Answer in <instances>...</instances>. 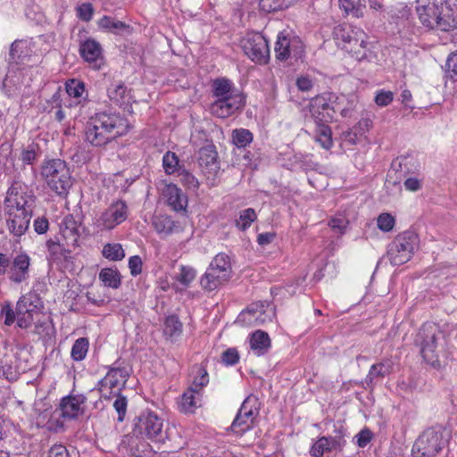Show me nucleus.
<instances>
[{"instance_id": "f257e3e1", "label": "nucleus", "mask_w": 457, "mask_h": 457, "mask_svg": "<svg viewBox=\"0 0 457 457\" xmlns=\"http://www.w3.org/2000/svg\"><path fill=\"white\" fill-rule=\"evenodd\" d=\"M129 129L128 120L120 113L97 112L87 122L85 139L94 146H103L125 135Z\"/></svg>"}, {"instance_id": "f03ea898", "label": "nucleus", "mask_w": 457, "mask_h": 457, "mask_svg": "<svg viewBox=\"0 0 457 457\" xmlns=\"http://www.w3.org/2000/svg\"><path fill=\"white\" fill-rule=\"evenodd\" d=\"M32 198L15 186L11 187L4 200V219L8 231L16 237L26 233L32 217Z\"/></svg>"}, {"instance_id": "7ed1b4c3", "label": "nucleus", "mask_w": 457, "mask_h": 457, "mask_svg": "<svg viewBox=\"0 0 457 457\" xmlns=\"http://www.w3.org/2000/svg\"><path fill=\"white\" fill-rule=\"evenodd\" d=\"M334 38L337 44L358 61L373 62L376 60L375 45L369 41L368 35L361 28L340 24L334 28Z\"/></svg>"}, {"instance_id": "20e7f679", "label": "nucleus", "mask_w": 457, "mask_h": 457, "mask_svg": "<svg viewBox=\"0 0 457 457\" xmlns=\"http://www.w3.org/2000/svg\"><path fill=\"white\" fill-rule=\"evenodd\" d=\"M213 102L210 105L212 115L225 119L233 115L245 104V97L227 79H217L212 83Z\"/></svg>"}, {"instance_id": "39448f33", "label": "nucleus", "mask_w": 457, "mask_h": 457, "mask_svg": "<svg viewBox=\"0 0 457 457\" xmlns=\"http://www.w3.org/2000/svg\"><path fill=\"white\" fill-rule=\"evenodd\" d=\"M417 13L423 26L442 31L457 27V18L446 0H426L417 6Z\"/></svg>"}, {"instance_id": "423d86ee", "label": "nucleus", "mask_w": 457, "mask_h": 457, "mask_svg": "<svg viewBox=\"0 0 457 457\" xmlns=\"http://www.w3.org/2000/svg\"><path fill=\"white\" fill-rule=\"evenodd\" d=\"M40 175L47 187L60 196H66L72 186V179L66 162L61 159L43 162Z\"/></svg>"}, {"instance_id": "0eeeda50", "label": "nucleus", "mask_w": 457, "mask_h": 457, "mask_svg": "<svg viewBox=\"0 0 457 457\" xmlns=\"http://www.w3.org/2000/svg\"><path fill=\"white\" fill-rule=\"evenodd\" d=\"M344 99H337L333 94L325 93L317 96L310 100L309 112L316 124L320 122H332L335 115L339 112L342 117L351 115L353 106L341 107L340 104Z\"/></svg>"}, {"instance_id": "6e6552de", "label": "nucleus", "mask_w": 457, "mask_h": 457, "mask_svg": "<svg viewBox=\"0 0 457 457\" xmlns=\"http://www.w3.org/2000/svg\"><path fill=\"white\" fill-rule=\"evenodd\" d=\"M37 74V68L32 66L21 67L18 62L10 64L3 80L4 94L8 97L29 96L30 84Z\"/></svg>"}, {"instance_id": "1a4fd4ad", "label": "nucleus", "mask_w": 457, "mask_h": 457, "mask_svg": "<svg viewBox=\"0 0 457 457\" xmlns=\"http://www.w3.org/2000/svg\"><path fill=\"white\" fill-rule=\"evenodd\" d=\"M30 353L20 345L6 348L0 359V376L9 381L16 380L29 369Z\"/></svg>"}, {"instance_id": "9d476101", "label": "nucleus", "mask_w": 457, "mask_h": 457, "mask_svg": "<svg viewBox=\"0 0 457 457\" xmlns=\"http://www.w3.org/2000/svg\"><path fill=\"white\" fill-rule=\"evenodd\" d=\"M448 434L441 427L426 429L412 446L414 457H434L446 445Z\"/></svg>"}, {"instance_id": "9b49d317", "label": "nucleus", "mask_w": 457, "mask_h": 457, "mask_svg": "<svg viewBox=\"0 0 457 457\" xmlns=\"http://www.w3.org/2000/svg\"><path fill=\"white\" fill-rule=\"evenodd\" d=\"M231 273L229 256L223 253H218L201 278V286L204 289L213 291L228 281Z\"/></svg>"}, {"instance_id": "f8f14e48", "label": "nucleus", "mask_w": 457, "mask_h": 457, "mask_svg": "<svg viewBox=\"0 0 457 457\" xmlns=\"http://www.w3.org/2000/svg\"><path fill=\"white\" fill-rule=\"evenodd\" d=\"M130 375V369L120 362H114L108 367L105 376L98 382L100 395L111 399L124 388Z\"/></svg>"}, {"instance_id": "ddd939ff", "label": "nucleus", "mask_w": 457, "mask_h": 457, "mask_svg": "<svg viewBox=\"0 0 457 457\" xmlns=\"http://www.w3.org/2000/svg\"><path fill=\"white\" fill-rule=\"evenodd\" d=\"M418 245L417 235L411 231H405L398 235L389 245L387 257L393 265H402L411 260Z\"/></svg>"}, {"instance_id": "4468645a", "label": "nucleus", "mask_w": 457, "mask_h": 457, "mask_svg": "<svg viewBox=\"0 0 457 457\" xmlns=\"http://www.w3.org/2000/svg\"><path fill=\"white\" fill-rule=\"evenodd\" d=\"M275 317V308L270 302L259 301L251 303L242 311L236 320L240 326H261L272 321Z\"/></svg>"}, {"instance_id": "2eb2a0df", "label": "nucleus", "mask_w": 457, "mask_h": 457, "mask_svg": "<svg viewBox=\"0 0 457 457\" xmlns=\"http://www.w3.org/2000/svg\"><path fill=\"white\" fill-rule=\"evenodd\" d=\"M128 218V206L123 201L112 204L107 209L96 214L93 219V228L97 233L112 230Z\"/></svg>"}, {"instance_id": "dca6fc26", "label": "nucleus", "mask_w": 457, "mask_h": 457, "mask_svg": "<svg viewBox=\"0 0 457 457\" xmlns=\"http://www.w3.org/2000/svg\"><path fill=\"white\" fill-rule=\"evenodd\" d=\"M244 53L254 62L265 64L270 60L267 38L260 32H248L241 40Z\"/></svg>"}, {"instance_id": "f3484780", "label": "nucleus", "mask_w": 457, "mask_h": 457, "mask_svg": "<svg viewBox=\"0 0 457 457\" xmlns=\"http://www.w3.org/2000/svg\"><path fill=\"white\" fill-rule=\"evenodd\" d=\"M163 420L154 411L143 412L135 423L134 435L152 441L162 439Z\"/></svg>"}, {"instance_id": "a211bd4d", "label": "nucleus", "mask_w": 457, "mask_h": 457, "mask_svg": "<svg viewBox=\"0 0 457 457\" xmlns=\"http://www.w3.org/2000/svg\"><path fill=\"white\" fill-rule=\"evenodd\" d=\"M274 50L276 58L279 61L298 59L303 55V44L298 37L281 31L277 36Z\"/></svg>"}, {"instance_id": "6ab92c4d", "label": "nucleus", "mask_w": 457, "mask_h": 457, "mask_svg": "<svg viewBox=\"0 0 457 457\" xmlns=\"http://www.w3.org/2000/svg\"><path fill=\"white\" fill-rule=\"evenodd\" d=\"M256 404L257 398L253 395L248 396L243 402L231 425V430L236 435L242 436L252 428L253 421L258 415Z\"/></svg>"}, {"instance_id": "aec40b11", "label": "nucleus", "mask_w": 457, "mask_h": 457, "mask_svg": "<svg viewBox=\"0 0 457 457\" xmlns=\"http://www.w3.org/2000/svg\"><path fill=\"white\" fill-rule=\"evenodd\" d=\"M42 307L39 296L30 292L23 296L17 303V324L21 328H29L33 320L34 315L37 314Z\"/></svg>"}, {"instance_id": "412c9836", "label": "nucleus", "mask_w": 457, "mask_h": 457, "mask_svg": "<svg viewBox=\"0 0 457 457\" xmlns=\"http://www.w3.org/2000/svg\"><path fill=\"white\" fill-rule=\"evenodd\" d=\"M30 258L25 253L17 254L10 266L8 278L14 284H21L29 277Z\"/></svg>"}, {"instance_id": "4be33fe9", "label": "nucleus", "mask_w": 457, "mask_h": 457, "mask_svg": "<svg viewBox=\"0 0 457 457\" xmlns=\"http://www.w3.org/2000/svg\"><path fill=\"white\" fill-rule=\"evenodd\" d=\"M373 122L369 118L361 119L354 126L342 134V141L345 145H355L367 140V134Z\"/></svg>"}, {"instance_id": "5701e85b", "label": "nucleus", "mask_w": 457, "mask_h": 457, "mask_svg": "<svg viewBox=\"0 0 457 457\" xmlns=\"http://www.w3.org/2000/svg\"><path fill=\"white\" fill-rule=\"evenodd\" d=\"M80 222L72 215H67L60 224V233L67 246H77L80 237Z\"/></svg>"}, {"instance_id": "b1692460", "label": "nucleus", "mask_w": 457, "mask_h": 457, "mask_svg": "<svg viewBox=\"0 0 457 457\" xmlns=\"http://www.w3.org/2000/svg\"><path fill=\"white\" fill-rule=\"evenodd\" d=\"M79 53L81 57L93 68L99 69L103 63V53L101 45L94 39H87L80 44Z\"/></svg>"}, {"instance_id": "393cba45", "label": "nucleus", "mask_w": 457, "mask_h": 457, "mask_svg": "<svg viewBox=\"0 0 457 457\" xmlns=\"http://www.w3.org/2000/svg\"><path fill=\"white\" fill-rule=\"evenodd\" d=\"M85 397L81 395L63 397L61 404V415L68 420L78 418L84 411Z\"/></svg>"}, {"instance_id": "a878e982", "label": "nucleus", "mask_w": 457, "mask_h": 457, "mask_svg": "<svg viewBox=\"0 0 457 457\" xmlns=\"http://www.w3.org/2000/svg\"><path fill=\"white\" fill-rule=\"evenodd\" d=\"M167 204L176 212L184 211L187 205V198L181 190L173 184H168L162 189Z\"/></svg>"}, {"instance_id": "bb28decb", "label": "nucleus", "mask_w": 457, "mask_h": 457, "mask_svg": "<svg viewBox=\"0 0 457 457\" xmlns=\"http://www.w3.org/2000/svg\"><path fill=\"white\" fill-rule=\"evenodd\" d=\"M202 405V393L195 388H188L181 396L179 408L186 413H193Z\"/></svg>"}, {"instance_id": "cd10ccee", "label": "nucleus", "mask_w": 457, "mask_h": 457, "mask_svg": "<svg viewBox=\"0 0 457 457\" xmlns=\"http://www.w3.org/2000/svg\"><path fill=\"white\" fill-rule=\"evenodd\" d=\"M65 90L71 99V103L70 104L71 105L79 104L87 97L85 84L79 79H68L65 83Z\"/></svg>"}, {"instance_id": "c85d7f7f", "label": "nucleus", "mask_w": 457, "mask_h": 457, "mask_svg": "<svg viewBox=\"0 0 457 457\" xmlns=\"http://www.w3.org/2000/svg\"><path fill=\"white\" fill-rule=\"evenodd\" d=\"M249 344L253 353L256 356H262L269 350L270 339L266 332L256 330L251 335Z\"/></svg>"}, {"instance_id": "c756f323", "label": "nucleus", "mask_w": 457, "mask_h": 457, "mask_svg": "<svg viewBox=\"0 0 457 457\" xmlns=\"http://www.w3.org/2000/svg\"><path fill=\"white\" fill-rule=\"evenodd\" d=\"M394 363L391 359H384L378 363L371 365L365 381L368 386L373 385L378 378H384L393 370Z\"/></svg>"}, {"instance_id": "7c9ffc66", "label": "nucleus", "mask_w": 457, "mask_h": 457, "mask_svg": "<svg viewBox=\"0 0 457 457\" xmlns=\"http://www.w3.org/2000/svg\"><path fill=\"white\" fill-rule=\"evenodd\" d=\"M31 40L14 41L11 46L10 59L13 62L24 61L33 52Z\"/></svg>"}, {"instance_id": "2f4dec72", "label": "nucleus", "mask_w": 457, "mask_h": 457, "mask_svg": "<svg viewBox=\"0 0 457 457\" xmlns=\"http://www.w3.org/2000/svg\"><path fill=\"white\" fill-rule=\"evenodd\" d=\"M198 162L202 168L206 169L211 172H216L219 169L217 153L211 146L200 149Z\"/></svg>"}, {"instance_id": "473e14b6", "label": "nucleus", "mask_w": 457, "mask_h": 457, "mask_svg": "<svg viewBox=\"0 0 457 457\" xmlns=\"http://www.w3.org/2000/svg\"><path fill=\"white\" fill-rule=\"evenodd\" d=\"M436 337L434 334L428 336L427 338L422 342L420 347V353L423 359L430 365L436 367L439 365L437 354L436 353Z\"/></svg>"}, {"instance_id": "72a5a7b5", "label": "nucleus", "mask_w": 457, "mask_h": 457, "mask_svg": "<svg viewBox=\"0 0 457 457\" xmlns=\"http://www.w3.org/2000/svg\"><path fill=\"white\" fill-rule=\"evenodd\" d=\"M337 440L332 436H321L312 446L311 453L314 457H322L336 448Z\"/></svg>"}, {"instance_id": "f704fd0d", "label": "nucleus", "mask_w": 457, "mask_h": 457, "mask_svg": "<svg viewBox=\"0 0 457 457\" xmlns=\"http://www.w3.org/2000/svg\"><path fill=\"white\" fill-rule=\"evenodd\" d=\"M108 96L113 103L122 105L129 102L130 93L122 83H114L108 88Z\"/></svg>"}, {"instance_id": "c9c22d12", "label": "nucleus", "mask_w": 457, "mask_h": 457, "mask_svg": "<svg viewBox=\"0 0 457 457\" xmlns=\"http://www.w3.org/2000/svg\"><path fill=\"white\" fill-rule=\"evenodd\" d=\"M182 333V323L176 315H170L166 317L163 324V334L170 339L176 340Z\"/></svg>"}, {"instance_id": "e433bc0d", "label": "nucleus", "mask_w": 457, "mask_h": 457, "mask_svg": "<svg viewBox=\"0 0 457 457\" xmlns=\"http://www.w3.org/2000/svg\"><path fill=\"white\" fill-rule=\"evenodd\" d=\"M329 122H320L317 125L315 140L318 142L322 148L330 149L333 145L332 141V133L329 126L328 125Z\"/></svg>"}, {"instance_id": "4c0bfd02", "label": "nucleus", "mask_w": 457, "mask_h": 457, "mask_svg": "<svg viewBox=\"0 0 457 457\" xmlns=\"http://www.w3.org/2000/svg\"><path fill=\"white\" fill-rule=\"evenodd\" d=\"M99 279L108 287L117 289L120 286V275L117 270L102 269L99 273Z\"/></svg>"}, {"instance_id": "58836bf2", "label": "nucleus", "mask_w": 457, "mask_h": 457, "mask_svg": "<svg viewBox=\"0 0 457 457\" xmlns=\"http://www.w3.org/2000/svg\"><path fill=\"white\" fill-rule=\"evenodd\" d=\"M102 254L109 261L118 262L125 257V251L119 243H107L103 247Z\"/></svg>"}, {"instance_id": "ea45409f", "label": "nucleus", "mask_w": 457, "mask_h": 457, "mask_svg": "<svg viewBox=\"0 0 457 457\" xmlns=\"http://www.w3.org/2000/svg\"><path fill=\"white\" fill-rule=\"evenodd\" d=\"M232 142L237 148H245L253 142V135L246 129H236L232 131Z\"/></svg>"}, {"instance_id": "a19ab883", "label": "nucleus", "mask_w": 457, "mask_h": 457, "mask_svg": "<svg viewBox=\"0 0 457 457\" xmlns=\"http://www.w3.org/2000/svg\"><path fill=\"white\" fill-rule=\"evenodd\" d=\"M88 348H89V342H88L87 338H86V337L78 338L74 342V344L71 347V359L75 361H83L87 354Z\"/></svg>"}, {"instance_id": "79ce46f5", "label": "nucleus", "mask_w": 457, "mask_h": 457, "mask_svg": "<svg viewBox=\"0 0 457 457\" xmlns=\"http://www.w3.org/2000/svg\"><path fill=\"white\" fill-rule=\"evenodd\" d=\"M98 25L101 29L112 33H120L129 29V26L123 21L112 19L109 16H104L100 19Z\"/></svg>"}, {"instance_id": "37998d69", "label": "nucleus", "mask_w": 457, "mask_h": 457, "mask_svg": "<svg viewBox=\"0 0 457 457\" xmlns=\"http://www.w3.org/2000/svg\"><path fill=\"white\" fill-rule=\"evenodd\" d=\"M195 277L196 270L193 267L181 265L175 276V279L184 287H187L195 280Z\"/></svg>"}, {"instance_id": "c03bdc74", "label": "nucleus", "mask_w": 457, "mask_h": 457, "mask_svg": "<svg viewBox=\"0 0 457 457\" xmlns=\"http://www.w3.org/2000/svg\"><path fill=\"white\" fill-rule=\"evenodd\" d=\"M193 372L195 375L192 385L189 388H195L201 392L202 389L209 383L208 372L203 367H195Z\"/></svg>"}, {"instance_id": "a18cd8bd", "label": "nucleus", "mask_w": 457, "mask_h": 457, "mask_svg": "<svg viewBox=\"0 0 457 457\" xmlns=\"http://www.w3.org/2000/svg\"><path fill=\"white\" fill-rule=\"evenodd\" d=\"M256 218L255 211L253 208H247L240 212L239 218L236 220V226L241 230H245Z\"/></svg>"}, {"instance_id": "49530a36", "label": "nucleus", "mask_w": 457, "mask_h": 457, "mask_svg": "<svg viewBox=\"0 0 457 457\" xmlns=\"http://www.w3.org/2000/svg\"><path fill=\"white\" fill-rule=\"evenodd\" d=\"M293 0H260V7L267 12L287 8Z\"/></svg>"}, {"instance_id": "de8ad7c7", "label": "nucleus", "mask_w": 457, "mask_h": 457, "mask_svg": "<svg viewBox=\"0 0 457 457\" xmlns=\"http://www.w3.org/2000/svg\"><path fill=\"white\" fill-rule=\"evenodd\" d=\"M154 226L160 234H170L173 230L174 222L169 217H156L154 220Z\"/></svg>"}, {"instance_id": "09e8293b", "label": "nucleus", "mask_w": 457, "mask_h": 457, "mask_svg": "<svg viewBox=\"0 0 457 457\" xmlns=\"http://www.w3.org/2000/svg\"><path fill=\"white\" fill-rule=\"evenodd\" d=\"M395 94L390 90L378 89L375 92L374 102L378 107L388 106L394 100Z\"/></svg>"}, {"instance_id": "8fccbe9b", "label": "nucleus", "mask_w": 457, "mask_h": 457, "mask_svg": "<svg viewBox=\"0 0 457 457\" xmlns=\"http://www.w3.org/2000/svg\"><path fill=\"white\" fill-rule=\"evenodd\" d=\"M395 224V220L388 212H383L377 218V226L383 232L391 231Z\"/></svg>"}, {"instance_id": "3c124183", "label": "nucleus", "mask_w": 457, "mask_h": 457, "mask_svg": "<svg viewBox=\"0 0 457 457\" xmlns=\"http://www.w3.org/2000/svg\"><path fill=\"white\" fill-rule=\"evenodd\" d=\"M162 166L166 173L173 174L179 167V158L172 152H167L162 158Z\"/></svg>"}, {"instance_id": "603ef678", "label": "nucleus", "mask_w": 457, "mask_h": 457, "mask_svg": "<svg viewBox=\"0 0 457 457\" xmlns=\"http://www.w3.org/2000/svg\"><path fill=\"white\" fill-rule=\"evenodd\" d=\"M339 6L347 14L359 18L363 15V8L356 6L354 0H339Z\"/></svg>"}, {"instance_id": "864d4df0", "label": "nucleus", "mask_w": 457, "mask_h": 457, "mask_svg": "<svg viewBox=\"0 0 457 457\" xmlns=\"http://www.w3.org/2000/svg\"><path fill=\"white\" fill-rule=\"evenodd\" d=\"M37 159L36 146L29 145L26 148H22L19 155V160L23 166L31 165Z\"/></svg>"}, {"instance_id": "5fc2aeb1", "label": "nucleus", "mask_w": 457, "mask_h": 457, "mask_svg": "<svg viewBox=\"0 0 457 457\" xmlns=\"http://www.w3.org/2000/svg\"><path fill=\"white\" fill-rule=\"evenodd\" d=\"M446 74L451 79L457 80V51L452 53L447 58Z\"/></svg>"}, {"instance_id": "6e6d98bb", "label": "nucleus", "mask_w": 457, "mask_h": 457, "mask_svg": "<svg viewBox=\"0 0 457 457\" xmlns=\"http://www.w3.org/2000/svg\"><path fill=\"white\" fill-rule=\"evenodd\" d=\"M348 225V220L344 215H337L329 221L330 228L337 233L343 234Z\"/></svg>"}, {"instance_id": "4d7b16f0", "label": "nucleus", "mask_w": 457, "mask_h": 457, "mask_svg": "<svg viewBox=\"0 0 457 457\" xmlns=\"http://www.w3.org/2000/svg\"><path fill=\"white\" fill-rule=\"evenodd\" d=\"M372 437V432L369 428H364L354 436V440L359 447L364 448L369 445Z\"/></svg>"}, {"instance_id": "13d9d810", "label": "nucleus", "mask_w": 457, "mask_h": 457, "mask_svg": "<svg viewBox=\"0 0 457 457\" xmlns=\"http://www.w3.org/2000/svg\"><path fill=\"white\" fill-rule=\"evenodd\" d=\"M128 265L132 277H137L142 273L143 261L139 255L129 257Z\"/></svg>"}, {"instance_id": "bf43d9fd", "label": "nucleus", "mask_w": 457, "mask_h": 457, "mask_svg": "<svg viewBox=\"0 0 457 457\" xmlns=\"http://www.w3.org/2000/svg\"><path fill=\"white\" fill-rule=\"evenodd\" d=\"M114 397H116V399L113 403V407L116 410V411L118 412V415H119L118 420L120 421H122L124 419V416L126 414L128 402H127L126 397L122 396L120 395V393L119 395H115Z\"/></svg>"}, {"instance_id": "052dcab7", "label": "nucleus", "mask_w": 457, "mask_h": 457, "mask_svg": "<svg viewBox=\"0 0 457 457\" xmlns=\"http://www.w3.org/2000/svg\"><path fill=\"white\" fill-rule=\"evenodd\" d=\"M222 362L227 366H233L239 361L238 352L235 348L227 349L221 355Z\"/></svg>"}, {"instance_id": "680f3d73", "label": "nucleus", "mask_w": 457, "mask_h": 457, "mask_svg": "<svg viewBox=\"0 0 457 457\" xmlns=\"http://www.w3.org/2000/svg\"><path fill=\"white\" fill-rule=\"evenodd\" d=\"M78 17L85 21H88L93 16V7L91 4H82L77 8Z\"/></svg>"}, {"instance_id": "e2e57ef3", "label": "nucleus", "mask_w": 457, "mask_h": 457, "mask_svg": "<svg viewBox=\"0 0 457 457\" xmlns=\"http://www.w3.org/2000/svg\"><path fill=\"white\" fill-rule=\"evenodd\" d=\"M296 86L299 90L308 92L313 87V81L309 76H300L296 79Z\"/></svg>"}, {"instance_id": "0e129e2a", "label": "nucleus", "mask_w": 457, "mask_h": 457, "mask_svg": "<svg viewBox=\"0 0 457 457\" xmlns=\"http://www.w3.org/2000/svg\"><path fill=\"white\" fill-rule=\"evenodd\" d=\"M47 457H70L67 448L62 445H54L47 453Z\"/></svg>"}, {"instance_id": "69168bd1", "label": "nucleus", "mask_w": 457, "mask_h": 457, "mask_svg": "<svg viewBox=\"0 0 457 457\" xmlns=\"http://www.w3.org/2000/svg\"><path fill=\"white\" fill-rule=\"evenodd\" d=\"M403 185L406 190L415 192L420 189L422 180L416 177H410L405 179Z\"/></svg>"}, {"instance_id": "338daca9", "label": "nucleus", "mask_w": 457, "mask_h": 457, "mask_svg": "<svg viewBox=\"0 0 457 457\" xmlns=\"http://www.w3.org/2000/svg\"><path fill=\"white\" fill-rule=\"evenodd\" d=\"M1 315L4 320V324L7 326L12 325L15 320V314L10 305H5L2 308Z\"/></svg>"}, {"instance_id": "774afa93", "label": "nucleus", "mask_w": 457, "mask_h": 457, "mask_svg": "<svg viewBox=\"0 0 457 457\" xmlns=\"http://www.w3.org/2000/svg\"><path fill=\"white\" fill-rule=\"evenodd\" d=\"M34 229L37 234H45L48 230L49 223L46 218H37L34 220Z\"/></svg>"}]
</instances>
